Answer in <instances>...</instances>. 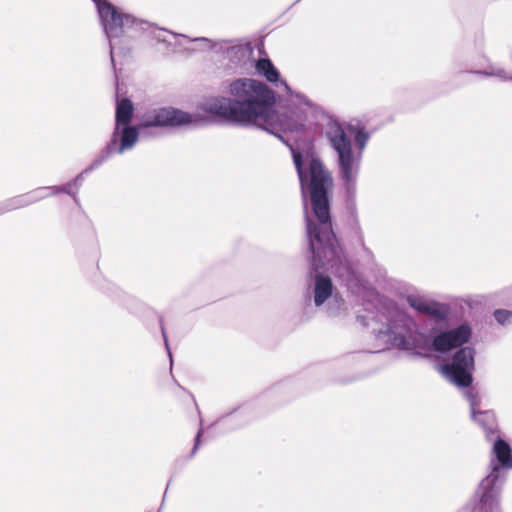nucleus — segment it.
I'll return each mask as SVG.
<instances>
[{
	"label": "nucleus",
	"mask_w": 512,
	"mask_h": 512,
	"mask_svg": "<svg viewBox=\"0 0 512 512\" xmlns=\"http://www.w3.org/2000/svg\"><path fill=\"white\" fill-rule=\"evenodd\" d=\"M229 97L208 98L202 109L229 123L241 126H256L280 137L282 132H298L305 129L313 107L308 100L298 96L301 107L290 115L280 114L274 109L273 91L263 82L253 78H238L226 86Z\"/></svg>",
	"instance_id": "obj_1"
},
{
	"label": "nucleus",
	"mask_w": 512,
	"mask_h": 512,
	"mask_svg": "<svg viewBox=\"0 0 512 512\" xmlns=\"http://www.w3.org/2000/svg\"><path fill=\"white\" fill-rule=\"evenodd\" d=\"M293 160L299 176L304 208L307 209L306 196L310 195L313 217L307 213L306 228L315 269L326 268L339 277L350 274V268L343 257L332 230L329 211L328 190L332 178L322 162L312 153L302 154L292 149Z\"/></svg>",
	"instance_id": "obj_2"
},
{
	"label": "nucleus",
	"mask_w": 512,
	"mask_h": 512,
	"mask_svg": "<svg viewBox=\"0 0 512 512\" xmlns=\"http://www.w3.org/2000/svg\"><path fill=\"white\" fill-rule=\"evenodd\" d=\"M326 135L338 156L339 170L346 189L348 193H353L369 134L363 128L352 124L330 121Z\"/></svg>",
	"instance_id": "obj_3"
},
{
	"label": "nucleus",
	"mask_w": 512,
	"mask_h": 512,
	"mask_svg": "<svg viewBox=\"0 0 512 512\" xmlns=\"http://www.w3.org/2000/svg\"><path fill=\"white\" fill-rule=\"evenodd\" d=\"M373 322L375 326L382 324L381 328L373 327V330L376 337L386 344L417 354L428 348V338L418 331L413 319L396 306H390L386 313L379 314Z\"/></svg>",
	"instance_id": "obj_4"
},
{
	"label": "nucleus",
	"mask_w": 512,
	"mask_h": 512,
	"mask_svg": "<svg viewBox=\"0 0 512 512\" xmlns=\"http://www.w3.org/2000/svg\"><path fill=\"white\" fill-rule=\"evenodd\" d=\"M493 454L498 463L492 461L491 472L479 484L473 498L467 506L470 512H499V493L504 469L512 468L510 446L503 440H497Z\"/></svg>",
	"instance_id": "obj_5"
},
{
	"label": "nucleus",
	"mask_w": 512,
	"mask_h": 512,
	"mask_svg": "<svg viewBox=\"0 0 512 512\" xmlns=\"http://www.w3.org/2000/svg\"><path fill=\"white\" fill-rule=\"evenodd\" d=\"M133 111V104L129 99L123 98L117 101L116 126L106 149L108 154H121L131 149L137 142L139 135L138 130L136 127L129 125Z\"/></svg>",
	"instance_id": "obj_6"
},
{
	"label": "nucleus",
	"mask_w": 512,
	"mask_h": 512,
	"mask_svg": "<svg viewBox=\"0 0 512 512\" xmlns=\"http://www.w3.org/2000/svg\"><path fill=\"white\" fill-rule=\"evenodd\" d=\"M96 4L103 31L109 41L122 36L134 26L142 28L144 21L137 19L122 9L112 5L107 0H93Z\"/></svg>",
	"instance_id": "obj_7"
},
{
	"label": "nucleus",
	"mask_w": 512,
	"mask_h": 512,
	"mask_svg": "<svg viewBox=\"0 0 512 512\" xmlns=\"http://www.w3.org/2000/svg\"><path fill=\"white\" fill-rule=\"evenodd\" d=\"M474 370V350L470 347L457 351L451 363L441 365L440 372L451 383L468 387L472 383Z\"/></svg>",
	"instance_id": "obj_8"
},
{
	"label": "nucleus",
	"mask_w": 512,
	"mask_h": 512,
	"mask_svg": "<svg viewBox=\"0 0 512 512\" xmlns=\"http://www.w3.org/2000/svg\"><path fill=\"white\" fill-rule=\"evenodd\" d=\"M201 119L197 115L174 108H161L152 111L142 121L144 126H184L198 125Z\"/></svg>",
	"instance_id": "obj_9"
},
{
	"label": "nucleus",
	"mask_w": 512,
	"mask_h": 512,
	"mask_svg": "<svg viewBox=\"0 0 512 512\" xmlns=\"http://www.w3.org/2000/svg\"><path fill=\"white\" fill-rule=\"evenodd\" d=\"M470 337V327L463 324L455 329L437 335L433 340V347L436 351L447 352L467 343Z\"/></svg>",
	"instance_id": "obj_10"
},
{
	"label": "nucleus",
	"mask_w": 512,
	"mask_h": 512,
	"mask_svg": "<svg viewBox=\"0 0 512 512\" xmlns=\"http://www.w3.org/2000/svg\"><path fill=\"white\" fill-rule=\"evenodd\" d=\"M465 397L470 403L473 419L483 428L487 436L493 434L496 430L495 416L491 411H478V397L473 390H467Z\"/></svg>",
	"instance_id": "obj_11"
},
{
	"label": "nucleus",
	"mask_w": 512,
	"mask_h": 512,
	"mask_svg": "<svg viewBox=\"0 0 512 512\" xmlns=\"http://www.w3.org/2000/svg\"><path fill=\"white\" fill-rule=\"evenodd\" d=\"M255 69L257 73L266 78L271 83H276V87L282 88L290 93V87L286 81L280 79V74L269 59H260L256 62Z\"/></svg>",
	"instance_id": "obj_12"
},
{
	"label": "nucleus",
	"mask_w": 512,
	"mask_h": 512,
	"mask_svg": "<svg viewBox=\"0 0 512 512\" xmlns=\"http://www.w3.org/2000/svg\"><path fill=\"white\" fill-rule=\"evenodd\" d=\"M408 304L420 313L427 314L435 318H441L444 315L443 308L432 301L418 295H409L407 297Z\"/></svg>",
	"instance_id": "obj_13"
},
{
	"label": "nucleus",
	"mask_w": 512,
	"mask_h": 512,
	"mask_svg": "<svg viewBox=\"0 0 512 512\" xmlns=\"http://www.w3.org/2000/svg\"><path fill=\"white\" fill-rule=\"evenodd\" d=\"M153 34H154V37L158 41H161V42H167L165 35L168 34V35L173 36L176 39L175 44H177V45H183V43H184L183 41H186V42H190V43L200 44L201 48H209L211 46V44H210L211 41L208 38L199 37V38L191 39L186 35L176 34L172 31H168V30L161 29V28L155 29L153 31Z\"/></svg>",
	"instance_id": "obj_14"
},
{
	"label": "nucleus",
	"mask_w": 512,
	"mask_h": 512,
	"mask_svg": "<svg viewBox=\"0 0 512 512\" xmlns=\"http://www.w3.org/2000/svg\"><path fill=\"white\" fill-rule=\"evenodd\" d=\"M332 282L329 277H324L321 274L315 276L314 285V303L316 306H321L332 295Z\"/></svg>",
	"instance_id": "obj_15"
},
{
	"label": "nucleus",
	"mask_w": 512,
	"mask_h": 512,
	"mask_svg": "<svg viewBox=\"0 0 512 512\" xmlns=\"http://www.w3.org/2000/svg\"><path fill=\"white\" fill-rule=\"evenodd\" d=\"M51 192H54V188H39L27 195L16 198L15 204L12 205V208H19L22 206L29 205L37 200L47 197L48 195H50Z\"/></svg>",
	"instance_id": "obj_16"
},
{
	"label": "nucleus",
	"mask_w": 512,
	"mask_h": 512,
	"mask_svg": "<svg viewBox=\"0 0 512 512\" xmlns=\"http://www.w3.org/2000/svg\"><path fill=\"white\" fill-rule=\"evenodd\" d=\"M485 76H495L500 78L502 81H512V76L508 75L503 69L498 67H490L488 70L481 72Z\"/></svg>",
	"instance_id": "obj_17"
},
{
	"label": "nucleus",
	"mask_w": 512,
	"mask_h": 512,
	"mask_svg": "<svg viewBox=\"0 0 512 512\" xmlns=\"http://www.w3.org/2000/svg\"><path fill=\"white\" fill-rule=\"evenodd\" d=\"M495 319L501 325L512 323V312L504 309L496 310L494 312Z\"/></svg>",
	"instance_id": "obj_18"
},
{
	"label": "nucleus",
	"mask_w": 512,
	"mask_h": 512,
	"mask_svg": "<svg viewBox=\"0 0 512 512\" xmlns=\"http://www.w3.org/2000/svg\"><path fill=\"white\" fill-rule=\"evenodd\" d=\"M161 330H162V335H163V338H164L165 346H166V348H167V350H168L169 357H170V359H171V358H172V355H171V352H170V350H169L168 340H167L166 333H165V329H164V327H163V326L161 327Z\"/></svg>",
	"instance_id": "obj_19"
},
{
	"label": "nucleus",
	"mask_w": 512,
	"mask_h": 512,
	"mask_svg": "<svg viewBox=\"0 0 512 512\" xmlns=\"http://www.w3.org/2000/svg\"><path fill=\"white\" fill-rule=\"evenodd\" d=\"M201 433H202V431H199L198 434H197L196 443H195V446H194V451L197 449V447L199 445V439H200Z\"/></svg>",
	"instance_id": "obj_20"
},
{
	"label": "nucleus",
	"mask_w": 512,
	"mask_h": 512,
	"mask_svg": "<svg viewBox=\"0 0 512 512\" xmlns=\"http://www.w3.org/2000/svg\"><path fill=\"white\" fill-rule=\"evenodd\" d=\"M110 54H111V58L113 59V47L111 46V49H110Z\"/></svg>",
	"instance_id": "obj_21"
},
{
	"label": "nucleus",
	"mask_w": 512,
	"mask_h": 512,
	"mask_svg": "<svg viewBox=\"0 0 512 512\" xmlns=\"http://www.w3.org/2000/svg\"><path fill=\"white\" fill-rule=\"evenodd\" d=\"M65 193H70V191L68 190V187H67V186H66Z\"/></svg>",
	"instance_id": "obj_22"
}]
</instances>
